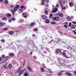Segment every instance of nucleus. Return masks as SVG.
<instances>
[{"mask_svg": "<svg viewBox=\"0 0 76 76\" xmlns=\"http://www.w3.org/2000/svg\"><path fill=\"white\" fill-rule=\"evenodd\" d=\"M63 55H64L66 58H70L72 56V54H71L69 52L67 54V56H66V53H63Z\"/></svg>", "mask_w": 76, "mask_h": 76, "instance_id": "f257e3e1", "label": "nucleus"}, {"mask_svg": "<svg viewBox=\"0 0 76 76\" xmlns=\"http://www.w3.org/2000/svg\"><path fill=\"white\" fill-rule=\"evenodd\" d=\"M63 50L62 49H57L56 50V54H58L59 53H60L61 54H63Z\"/></svg>", "mask_w": 76, "mask_h": 76, "instance_id": "f03ea898", "label": "nucleus"}, {"mask_svg": "<svg viewBox=\"0 0 76 76\" xmlns=\"http://www.w3.org/2000/svg\"><path fill=\"white\" fill-rule=\"evenodd\" d=\"M20 7V6H19V5H17L15 7H14V11L15 12H16L18 10L19 8Z\"/></svg>", "mask_w": 76, "mask_h": 76, "instance_id": "7ed1b4c3", "label": "nucleus"}, {"mask_svg": "<svg viewBox=\"0 0 76 76\" xmlns=\"http://www.w3.org/2000/svg\"><path fill=\"white\" fill-rule=\"evenodd\" d=\"M58 11V9L57 8H55L53 9V11L51 12V13H56Z\"/></svg>", "mask_w": 76, "mask_h": 76, "instance_id": "20e7f679", "label": "nucleus"}, {"mask_svg": "<svg viewBox=\"0 0 76 76\" xmlns=\"http://www.w3.org/2000/svg\"><path fill=\"white\" fill-rule=\"evenodd\" d=\"M53 19L54 20H59V17H56L53 18Z\"/></svg>", "mask_w": 76, "mask_h": 76, "instance_id": "39448f33", "label": "nucleus"}, {"mask_svg": "<svg viewBox=\"0 0 76 76\" xmlns=\"http://www.w3.org/2000/svg\"><path fill=\"white\" fill-rule=\"evenodd\" d=\"M7 16L8 18H10L12 17V15H11V14H7Z\"/></svg>", "mask_w": 76, "mask_h": 76, "instance_id": "423d86ee", "label": "nucleus"}, {"mask_svg": "<svg viewBox=\"0 0 76 76\" xmlns=\"http://www.w3.org/2000/svg\"><path fill=\"white\" fill-rule=\"evenodd\" d=\"M8 68L9 69H11V68H12V64H10L8 66Z\"/></svg>", "mask_w": 76, "mask_h": 76, "instance_id": "0eeeda50", "label": "nucleus"}, {"mask_svg": "<svg viewBox=\"0 0 76 76\" xmlns=\"http://www.w3.org/2000/svg\"><path fill=\"white\" fill-rule=\"evenodd\" d=\"M23 73V70H22L21 71H20L19 73V75L20 76V75H22Z\"/></svg>", "mask_w": 76, "mask_h": 76, "instance_id": "6e6552de", "label": "nucleus"}, {"mask_svg": "<svg viewBox=\"0 0 76 76\" xmlns=\"http://www.w3.org/2000/svg\"><path fill=\"white\" fill-rule=\"evenodd\" d=\"M42 18L43 19H47V16L45 15H43L42 16Z\"/></svg>", "mask_w": 76, "mask_h": 76, "instance_id": "1a4fd4ad", "label": "nucleus"}, {"mask_svg": "<svg viewBox=\"0 0 76 76\" xmlns=\"http://www.w3.org/2000/svg\"><path fill=\"white\" fill-rule=\"evenodd\" d=\"M59 3L60 5L62 7H63V3H62V1L59 0Z\"/></svg>", "mask_w": 76, "mask_h": 76, "instance_id": "9d476101", "label": "nucleus"}, {"mask_svg": "<svg viewBox=\"0 0 76 76\" xmlns=\"http://www.w3.org/2000/svg\"><path fill=\"white\" fill-rule=\"evenodd\" d=\"M69 6L70 7H73V3L72 2H70L69 3Z\"/></svg>", "mask_w": 76, "mask_h": 76, "instance_id": "9b49d317", "label": "nucleus"}, {"mask_svg": "<svg viewBox=\"0 0 76 76\" xmlns=\"http://www.w3.org/2000/svg\"><path fill=\"white\" fill-rule=\"evenodd\" d=\"M45 22L46 23H50V20L47 19L45 20Z\"/></svg>", "mask_w": 76, "mask_h": 76, "instance_id": "f8f14e48", "label": "nucleus"}, {"mask_svg": "<svg viewBox=\"0 0 76 76\" xmlns=\"http://www.w3.org/2000/svg\"><path fill=\"white\" fill-rule=\"evenodd\" d=\"M71 28L72 29H75V28H76V26L73 25H72L71 26Z\"/></svg>", "mask_w": 76, "mask_h": 76, "instance_id": "ddd939ff", "label": "nucleus"}, {"mask_svg": "<svg viewBox=\"0 0 76 76\" xmlns=\"http://www.w3.org/2000/svg\"><path fill=\"white\" fill-rule=\"evenodd\" d=\"M35 24L34 23H32L30 24L31 27H32V26H34L35 25Z\"/></svg>", "mask_w": 76, "mask_h": 76, "instance_id": "4468645a", "label": "nucleus"}, {"mask_svg": "<svg viewBox=\"0 0 76 76\" xmlns=\"http://www.w3.org/2000/svg\"><path fill=\"white\" fill-rule=\"evenodd\" d=\"M7 60V59H5V60H4V61H1V62H0V64H3V63H5V62L6 61V60Z\"/></svg>", "mask_w": 76, "mask_h": 76, "instance_id": "2eb2a0df", "label": "nucleus"}, {"mask_svg": "<svg viewBox=\"0 0 76 76\" xmlns=\"http://www.w3.org/2000/svg\"><path fill=\"white\" fill-rule=\"evenodd\" d=\"M10 57H13V56H14V54L13 53H11L10 54Z\"/></svg>", "mask_w": 76, "mask_h": 76, "instance_id": "dca6fc26", "label": "nucleus"}, {"mask_svg": "<svg viewBox=\"0 0 76 76\" xmlns=\"http://www.w3.org/2000/svg\"><path fill=\"white\" fill-rule=\"evenodd\" d=\"M45 15H48V11H47V10H45Z\"/></svg>", "mask_w": 76, "mask_h": 76, "instance_id": "f3484780", "label": "nucleus"}, {"mask_svg": "<svg viewBox=\"0 0 76 76\" xmlns=\"http://www.w3.org/2000/svg\"><path fill=\"white\" fill-rule=\"evenodd\" d=\"M8 3H9V1H8L7 0H6L4 1V3L5 4H8Z\"/></svg>", "mask_w": 76, "mask_h": 76, "instance_id": "a211bd4d", "label": "nucleus"}, {"mask_svg": "<svg viewBox=\"0 0 76 76\" xmlns=\"http://www.w3.org/2000/svg\"><path fill=\"white\" fill-rule=\"evenodd\" d=\"M2 59H5V55H2Z\"/></svg>", "mask_w": 76, "mask_h": 76, "instance_id": "6ab92c4d", "label": "nucleus"}, {"mask_svg": "<svg viewBox=\"0 0 76 76\" xmlns=\"http://www.w3.org/2000/svg\"><path fill=\"white\" fill-rule=\"evenodd\" d=\"M63 64V63H59V65H57V66H59L60 67L62 66V64Z\"/></svg>", "mask_w": 76, "mask_h": 76, "instance_id": "aec40b11", "label": "nucleus"}, {"mask_svg": "<svg viewBox=\"0 0 76 76\" xmlns=\"http://www.w3.org/2000/svg\"><path fill=\"white\" fill-rule=\"evenodd\" d=\"M11 12L13 15H15V11H14V10H11Z\"/></svg>", "mask_w": 76, "mask_h": 76, "instance_id": "412c9836", "label": "nucleus"}, {"mask_svg": "<svg viewBox=\"0 0 76 76\" xmlns=\"http://www.w3.org/2000/svg\"><path fill=\"white\" fill-rule=\"evenodd\" d=\"M9 33L10 34H11V35H12V34H13V33H14V32H13V31H10L9 32Z\"/></svg>", "mask_w": 76, "mask_h": 76, "instance_id": "4be33fe9", "label": "nucleus"}, {"mask_svg": "<svg viewBox=\"0 0 76 76\" xmlns=\"http://www.w3.org/2000/svg\"><path fill=\"white\" fill-rule=\"evenodd\" d=\"M41 72H44V69L43 68H41Z\"/></svg>", "mask_w": 76, "mask_h": 76, "instance_id": "5701e85b", "label": "nucleus"}, {"mask_svg": "<svg viewBox=\"0 0 76 76\" xmlns=\"http://www.w3.org/2000/svg\"><path fill=\"white\" fill-rule=\"evenodd\" d=\"M22 68V67L21 66H20V67L18 68V72H19V71H20V70H21V69H21Z\"/></svg>", "mask_w": 76, "mask_h": 76, "instance_id": "b1692460", "label": "nucleus"}, {"mask_svg": "<svg viewBox=\"0 0 76 76\" xmlns=\"http://www.w3.org/2000/svg\"><path fill=\"white\" fill-rule=\"evenodd\" d=\"M3 20H7V18L6 17H4L2 18Z\"/></svg>", "mask_w": 76, "mask_h": 76, "instance_id": "393cba45", "label": "nucleus"}, {"mask_svg": "<svg viewBox=\"0 0 76 76\" xmlns=\"http://www.w3.org/2000/svg\"><path fill=\"white\" fill-rule=\"evenodd\" d=\"M67 74L69 76H71L72 75V74L70 73V72H68L67 73Z\"/></svg>", "mask_w": 76, "mask_h": 76, "instance_id": "a878e982", "label": "nucleus"}, {"mask_svg": "<svg viewBox=\"0 0 76 76\" xmlns=\"http://www.w3.org/2000/svg\"><path fill=\"white\" fill-rule=\"evenodd\" d=\"M51 24H56L57 23L56 22H52L50 23Z\"/></svg>", "mask_w": 76, "mask_h": 76, "instance_id": "bb28decb", "label": "nucleus"}, {"mask_svg": "<svg viewBox=\"0 0 76 76\" xmlns=\"http://www.w3.org/2000/svg\"><path fill=\"white\" fill-rule=\"evenodd\" d=\"M63 15L62 13H61L59 14V16L60 17H63Z\"/></svg>", "mask_w": 76, "mask_h": 76, "instance_id": "cd10ccee", "label": "nucleus"}, {"mask_svg": "<svg viewBox=\"0 0 76 76\" xmlns=\"http://www.w3.org/2000/svg\"><path fill=\"white\" fill-rule=\"evenodd\" d=\"M0 26H3V24L1 22H0Z\"/></svg>", "mask_w": 76, "mask_h": 76, "instance_id": "c85d7f7f", "label": "nucleus"}, {"mask_svg": "<svg viewBox=\"0 0 76 76\" xmlns=\"http://www.w3.org/2000/svg\"><path fill=\"white\" fill-rule=\"evenodd\" d=\"M23 9H21L20 10V13H22V12H23Z\"/></svg>", "mask_w": 76, "mask_h": 76, "instance_id": "c756f323", "label": "nucleus"}, {"mask_svg": "<svg viewBox=\"0 0 76 76\" xmlns=\"http://www.w3.org/2000/svg\"><path fill=\"white\" fill-rule=\"evenodd\" d=\"M28 69L29 70H30V71H32V69H31V67H28Z\"/></svg>", "mask_w": 76, "mask_h": 76, "instance_id": "7c9ffc66", "label": "nucleus"}, {"mask_svg": "<svg viewBox=\"0 0 76 76\" xmlns=\"http://www.w3.org/2000/svg\"><path fill=\"white\" fill-rule=\"evenodd\" d=\"M52 17H53V14H50V18H51Z\"/></svg>", "mask_w": 76, "mask_h": 76, "instance_id": "2f4dec72", "label": "nucleus"}, {"mask_svg": "<svg viewBox=\"0 0 76 76\" xmlns=\"http://www.w3.org/2000/svg\"><path fill=\"white\" fill-rule=\"evenodd\" d=\"M12 20H13V21H15L16 19L15 18H12Z\"/></svg>", "mask_w": 76, "mask_h": 76, "instance_id": "473e14b6", "label": "nucleus"}, {"mask_svg": "<svg viewBox=\"0 0 76 76\" xmlns=\"http://www.w3.org/2000/svg\"><path fill=\"white\" fill-rule=\"evenodd\" d=\"M72 25V23L69 22V27H70L71 26V25Z\"/></svg>", "mask_w": 76, "mask_h": 76, "instance_id": "72a5a7b5", "label": "nucleus"}, {"mask_svg": "<svg viewBox=\"0 0 76 76\" xmlns=\"http://www.w3.org/2000/svg\"><path fill=\"white\" fill-rule=\"evenodd\" d=\"M58 76H61V72L58 73Z\"/></svg>", "mask_w": 76, "mask_h": 76, "instance_id": "f704fd0d", "label": "nucleus"}, {"mask_svg": "<svg viewBox=\"0 0 76 76\" xmlns=\"http://www.w3.org/2000/svg\"><path fill=\"white\" fill-rule=\"evenodd\" d=\"M67 19H68V20H70V17H68L67 18Z\"/></svg>", "mask_w": 76, "mask_h": 76, "instance_id": "c9c22d12", "label": "nucleus"}, {"mask_svg": "<svg viewBox=\"0 0 76 76\" xmlns=\"http://www.w3.org/2000/svg\"><path fill=\"white\" fill-rule=\"evenodd\" d=\"M20 7L21 9H23V8L24 7V6L22 5V6H21Z\"/></svg>", "mask_w": 76, "mask_h": 76, "instance_id": "e433bc0d", "label": "nucleus"}, {"mask_svg": "<svg viewBox=\"0 0 76 76\" xmlns=\"http://www.w3.org/2000/svg\"><path fill=\"white\" fill-rule=\"evenodd\" d=\"M12 19H9L8 20V22H12Z\"/></svg>", "mask_w": 76, "mask_h": 76, "instance_id": "4c0bfd02", "label": "nucleus"}, {"mask_svg": "<svg viewBox=\"0 0 76 76\" xmlns=\"http://www.w3.org/2000/svg\"><path fill=\"white\" fill-rule=\"evenodd\" d=\"M7 29H8V28H5L3 29V30H7Z\"/></svg>", "mask_w": 76, "mask_h": 76, "instance_id": "58836bf2", "label": "nucleus"}, {"mask_svg": "<svg viewBox=\"0 0 76 76\" xmlns=\"http://www.w3.org/2000/svg\"><path fill=\"white\" fill-rule=\"evenodd\" d=\"M26 70V68L24 70H23V72H25Z\"/></svg>", "mask_w": 76, "mask_h": 76, "instance_id": "ea45409f", "label": "nucleus"}, {"mask_svg": "<svg viewBox=\"0 0 76 76\" xmlns=\"http://www.w3.org/2000/svg\"><path fill=\"white\" fill-rule=\"evenodd\" d=\"M11 7H14V5H10Z\"/></svg>", "mask_w": 76, "mask_h": 76, "instance_id": "a19ab883", "label": "nucleus"}, {"mask_svg": "<svg viewBox=\"0 0 76 76\" xmlns=\"http://www.w3.org/2000/svg\"><path fill=\"white\" fill-rule=\"evenodd\" d=\"M72 23H73L74 24H76V22L75 21L72 22Z\"/></svg>", "mask_w": 76, "mask_h": 76, "instance_id": "79ce46f5", "label": "nucleus"}, {"mask_svg": "<svg viewBox=\"0 0 76 76\" xmlns=\"http://www.w3.org/2000/svg\"><path fill=\"white\" fill-rule=\"evenodd\" d=\"M49 72L50 73H52V71L51 70H50L49 71Z\"/></svg>", "mask_w": 76, "mask_h": 76, "instance_id": "37998d69", "label": "nucleus"}, {"mask_svg": "<svg viewBox=\"0 0 76 76\" xmlns=\"http://www.w3.org/2000/svg\"><path fill=\"white\" fill-rule=\"evenodd\" d=\"M42 2H45V0H42Z\"/></svg>", "mask_w": 76, "mask_h": 76, "instance_id": "c03bdc74", "label": "nucleus"}, {"mask_svg": "<svg viewBox=\"0 0 76 76\" xmlns=\"http://www.w3.org/2000/svg\"><path fill=\"white\" fill-rule=\"evenodd\" d=\"M28 74L27 73H25V76H28Z\"/></svg>", "mask_w": 76, "mask_h": 76, "instance_id": "a18cd8bd", "label": "nucleus"}, {"mask_svg": "<svg viewBox=\"0 0 76 76\" xmlns=\"http://www.w3.org/2000/svg\"><path fill=\"white\" fill-rule=\"evenodd\" d=\"M73 32H74V34H75V35H76V32L75 31H73Z\"/></svg>", "mask_w": 76, "mask_h": 76, "instance_id": "49530a36", "label": "nucleus"}, {"mask_svg": "<svg viewBox=\"0 0 76 76\" xmlns=\"http://www.w3.org/2000/svg\"><path fill=\"white\" fill-rule=\"evenodd\" d=\"M19 30H15V32H19Z\"/></svg>", "mask_w": 76, "mask_h": 76, "instance_id": "de8ad7c7", "label": "nucleus"}, {"mask_svg": "<svg viewBox=\"0 0 76 76\" xmlns=\"http://www.w3.org/2000/svg\"><path fill=\"white\" fill-rule=\"evenodd\" d=\"M2 41H3V42H5V40H4V39H3L2 40L1 42H2Z\"/></svg>", "mask_w": 76, "mask_h": 76, "instance_id": "09e8293b", "label": "nucleus"}, {"mask_svg": "<svg viewBox=\"0 0 76 76\" xmlns=\"http://www.w3.org/2000/svg\"><path fill=\"white\" fill-rule=\"evenodd\" d=\"M33 58H35V59H37V57L35 56H33Z\"/></svg>", "mask_w": 76, "mask_h": 76, "instance_id": "8fccbe9b", "label": "nucleus"}, {"mask_svg": "<svg viewBox=\"0 0 76 76\" xmlns=\"http://www.w3.org/2000/svg\"><path fill=\"white\" fill-rule=\"evenodd\" d=\"M57 59L58 60V61H60V58H58Z\"/></svg>", "mask_w": 76, "mask_h": 76, "instance_id": "3c124183", "label": "nucleus"}, {"mask_svg": "<svg viewBox=\"0 0 76 76\" xmlns=\"http://www.w3.org/2000/svg\"><path fill=\"white\" fill-rule=\"evenodd\" d=\"M64 27H65V28H67V25H64Z\"/></svg>", "mask_w": 76, "mask_h": 76, "instance_id": "603ef678", "label": "nucleus"}, {"mask_svg": "<svg viewBox=\"0 0 76 76\" xmlns=\"http://www.w3.org/2000/svg\"><path fill=\"white\" fill-rule=\"evenodd\" d=\"M56 7H59V5H58V4H57L56 5Z\"/></svg>", "mask_w": 76, "mask_h": 76, "instance_id": "864d4df0", "label": "nucleus"}, {"mask_svg": "<svg viewBox=\"0 0 76 76\" xmlns=\"http://www.w3.org/2000/svg\"><path fill=\"white\" fill-rule=\"evenodd\" d=\"M46 49L48 50L49 51V49L48 48H46Z\"/></svg>", "mask_w": 76, "mask_h": 76, "instance_id": "5fc2aeb1", "label": "nucleus"}, {"mask_svg": "<svg viewBox=\"0 0 76 76\" xmlns=\"http://www.w3.org/2000/svg\"><path fill=\"white\" fill-rule=\"evenodd\" d=\"M65 7H64L63 8H62V9L63 10H64V9H65Z\"/></svg>", "mask_w": 76, "mask_h": 76, "instance_id": "6e6d98bb", "label": "nucleus"}, {"mask_svg": "<svg viewBox=\"0 0 76 76\" xmlns=\"http://www.w3.org/2000/svg\"><path fill=\"white\" fill-rule=\"evenodd\" d=\"M23 20H20V22H23Z\"/></svg>", "mask_w": 76, "mask_h": 76, "instance_id": "4d7b16f0", "label": "nucleus"}, {"mask_svg": "<svg viewBox=\"0 0 76 76\" xmlns=\"http://www.w3.org/2000/svg\"><path fill=\"white\" fill-rule=\"evenodd\" d=\"M65 24H66V25H67L68 24V23H67V22H66L65 23Z\"/></svg>", "mask_w": 76, "mask_h": 76, "instance_id": "13d9d810", "label": "nucleus"}, {"mask_svg": "<svg viewBox=\"0 0 76 76\" xmlns=\"http://www.w3.org/2000/svg\"><path fill=\"white\" fill-rule=\"evenodd\" d=\"M30 55H32V52H31L30 53Z\"/></svg>", "mask_w": 76, "mask_h": 76, "instance_id": "bf43d9fd", "label": "nucleus"}, {"mask_svg": "<svg viewBox=\"0 0 76 76\" xmlns=\"http://www.w3.org/2000/svg\"><path fill=\"white\" fill-rule=\"evenodd\" d=\"M47 75L48 76H51V75H50V74H47Z\"/></svg>", "mask_w": 76, "mask_h": 76, "instance_id": "052dcab7", "label": "nucleus"}, {"mask_svg": "<svg viewBox=\"0 0 76 76\" xmlns=\"http://www.w3.org/2000/svg\"><path fill=\"white\" fill-rule=\"evenodd\" d=\"M60 28V26H58L57 27V29H59Z\"/></svg>", "mask_w": 76, "mask_h": 76, "instance_id": "680f3d73", "label": "nucleus"}, {"mask_svg": "<svg viewBox=\"0 0 76 76\" xmlns=\"http://www.w3.org/2000/svg\"><path fill=\"white\" fill-rule=\"evenodd\" d=\"M46 2L47 3H48V2H49V0H47Z\"/></svg>", "mask_w": 76, "mask_h": 76, "instance_id": "e2e57ef3", "label": "nucleus"}, {"mask_svg": "<svg viewBox=\"0 0 76 76\" xmlns=\"http://www.w3.org/2000/svg\"><path fill=\"white\" fill-rule=\"evenodd\" d=\"M74 73L75 74V75H76V71H75L74 72Z\"/></svg>", "mask_w": 76, "mask_h": 76, "instance_id": "0e129e2a", "label": "nucleus"}, {"mask_svg": "<svg viewBox=\"0 0 76 76\" xmlns=\"http://www.w3.org/2000/svg\"><path fill=\"white\" fill-rule=\"evenodd\" d=\"M42 4H44V2H42Z\"/></svg>", "mask_w": 76, "mask_h": 76, "instance_id": "69168bd1", "label": "nucleus"}, {"mask_svg": "<svg viewBox=\"0 0 76 76\" xmlns=\"http://www.w3.org/2000/svg\"><path fill=\"white\" fill-rule=\"evenodd\" d=\"M43 67H44V68H46V66H45V65L44 66H43Z\"/></svg>", "mask_w": 76, "mask_h": 76, "instance_id": "338daca9", "label": "nucleus"}, {"mask_svg": "<svg viewBox=\"0 0 76 76\" xmlns=\"http://www.w3.org/2000/svg\"><path fill=\"white\" fill-rule=\"evenodd\" d=\"M71 18L72 19H73V16H71Z\"/></svg>", "mask_w": 76, "mask_h": 76, "instance_id": "774afa93", "label": "nucleus"}]
</instances>
